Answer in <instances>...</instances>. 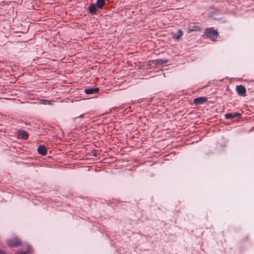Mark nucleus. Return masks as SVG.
Returning <instances> with one entry per match:
<instances>
[{
    "label": "nucleus",
    "instance_id": "4",
    "mask_svg": "<svg viewBox=\"0 0 254 254\" xmlns=\"http://www.w3.org/2000/svg\"><path fill=\"white\" fill-rule=\"evenodd\" d=\"M221 148V144L220 143H216L212 147L211 149L210 150L211 153H220Z\"/></svg>",
    "mask_w": 254,
    "mask_h": 254
},
{
    "label": "nucleus",
    "instance_id": "11",
    "mask_svg": "<svg viewBox=\"0 0 254 254\" xmlns=\"http://www.w3.org/2000/svg\"><path fill=\"white\" fill-rule=\"evenodd\" d=\"M240 114L236 113H228L225 115V118L227 119H233L236 117L240 116Z\"/></svg>",
    "mask_w": 254,
    "mask_h": 254
},
{
    "label": "nucleus",
    "instance_id": "9",
    "mask_svg": "<svg viewBox=\"0 0 254 254\" xmlns=\"http://www.w3.org/2000/svg\"><path fill=\"white\" fill-rule=\"evenodd\" d=\"M99 90V88H88L85 89L84 92L87 94H92L97 93Z\"/></svg>",
    "mask_w": 254,
    "mask_h": 254
},
{
    "label": "nucleus",
    "instance_id": "1",
    "mask_svg": "<svg viewBox=\"0 0 254 254\" xmlns=\"http://www.w3.org/2000/svg\"><path fill=\"white\" fill-rule=\"evenodd\" d=\"M204 35L212 41H215L217 38L218 34L212 28H208L204 30Z\"/></svg>",
    "mask_w": 254,
    "mask_h": 254
},
{
    "label": "nucleus",
    "instance_id": "12",
    "mask_svg": "<svg viewBox=\"0 0 254 254\" xmlns=\"http://www.w3.org/2000/svg\"><path fill=\"white\" fill-rule=\"evenodd\" d=\"M105 4V0H97L96 6L98 8L101 9Z\"/></svg>",
    "mask_w": 254,
    "mask_h": 254
},
{
    "label": "nucleus",
    "instance_id": "6",
    "mask_svg": "<svg viewBox=\"0 0 254 254\" xmlns=\"http://www.w3.org/2000/svg\"><path fill=\"white\" fill-rule=\"evenodd\" d=\"M183 32L181 29H179L177 33H172V38L176 40H179L183 35Z\"/></svg>",
    "mask_w": 254,
    "mask_h": 254
},
{
    "label": "nucleus",
    "instance_id": "5",
    "mask_svg": "<svg viewBox=\"0 0 254 254\" xmlns=\"http://www.w3.org/2000/svg\"><path fill=\"white\" fill-rule=\"evenodd\" d=\"M20 244V241L17 238H12V239H9L8 241V245L9 246H10L12 247L17 246L19 245Z\"/></svg>",
    "mask_w": 254,
    "mask_h": 254
},
{
    "label": "nucleus",
    "instance_id": "15",
    "mask_svg": "<svg viewBox=\"0 0 254 254\" xmlns=\"http://www.w3.org/2000/svg\"><path fill=\"white\" fill-rule=\"evenodd\" d=\"M29 253V251H19L17 252L18 254H27Z\"/></svg>",
    "mask_w": 254,
    "mask_h": 254
},
{
    "label": "nucleus",
    "instance_id": "14",
    "mask_svg": "<svg viewBox=\"0 0 254 254\" xmlns=\"http://www.w3.org/2000/svg\"><path fill=\"white\" fill-rule=\"evenodd\" d=\"M199 29V28L198 27L195 26L191 28H189V32L197 31H198Z\"/></svg>",
    "mask_w": 254,
    "mask_h": 254
},
{
    "label": "nucleus",
    "instance_id": "3",
    "mask_svg": "<svg viewBox=\"0 0 254 254\" xmlns=\"http://www.w3.org/2000/svg\"><path fill=\"white\" fill-rule=\"evenodd\" d=\"M207 101V99L206 97L202 96L194 99L193 103L195 105H199L205 103Z\"/></svg>",
    "mask_w": 254,
    "mask_h": 254
},
{
    "label": "nucleus",
    "instance_id": "8",
    "mask_svg": "<svg viewBox=\"0 0 254 254\" xmlns=\"http://www.w3.org/2000/svg\"><path fill=\"white\" fill-rule=\"evenodd\" d=\"M18 136L20 138H22L23 139H26L28 137V133L24 130L19 131Z\"/></svg>",
    "mask_w": 254,
    "mask_h": 254
},
{
    "label": "nucleus",
    "instance_id": "16",
    "mask_svg": "<svg viewBox=\"0 0 254 254\" xmlns=\"http://www.w3.org/2000/svg\"><path fill=\"white\" fill-rule=\"evenodd\" d=\"M0 254H5V253L2 251L0 250Z\"/></svg>",
    "mask_w": 254,
    "mask_h": 254
},
{
    "label": "nucleus",
    "instance_id": "2",
    "mask_svg": "<svg viewBox=\"0 0 254 254\" xmlns=\"http://www.w3.org/2000/svg\"><path fill=\"white\" fill-rule=\"evenodd\" d=\"M236 90L239 95L245 96L246 95V89L243 85H238L236 86Z\"/></svg>",
    "mask_w": 254,
    "mask_h": 254
},
{
    "label": "nucleus",
    "instance_id": "7",
    "mask_svg": "<svg viewBox=\"0 0 254 254\" xmlns=\"http://www.w3.org/2000/svg\"><path fill=\"white\" fill-rule=\"evenodd\" d=\"M37 151L39 154L42 155H46L47 153V149L45 146L40 145L37 149Z\"/></svg>",
    "mask_w": 254,
    "mask_h": 254
},
{
    "label": "nucleus",
    "instance_id": "13",
    "mask_svg": "<svg viewBox=\"0 0 254 254\" xmlns=\"http://www.w3.org/2000/svg\"><path fill=\"white\" fill-rule=\"evenodd\" d=\"M167 62V61L164 60L162 59H157L153 61L152 63L155 64H165Z\"/></svg>",
    "mask_w": 254,
    "mask_h": 254
},
{
    "label": "nucleus",
    "instance_id": "10",
    "mask_svg": "<svg viewBox=\"0 0 254 254\" xmlns=\"http://www.w3.org/2000/svg\"><path fill=\"white\" fill-rule=\"evenodd\" d=\"M88 9L90 13H94L97 10V7L94 3H91L88 7Z\"/></svg>",
    "mask_w": 254,
    "mask_h": 254
}]
</instances>
